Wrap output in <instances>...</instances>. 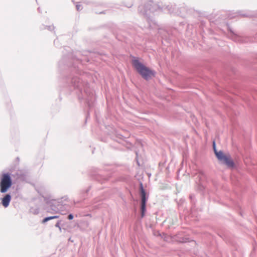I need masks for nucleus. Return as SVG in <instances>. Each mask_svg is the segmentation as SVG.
Listing matches in <instances>:
<instances>
[{
  "instance_id": "obj_5",
  "label": "nucleus",
  "mask_w": 257,
  "mask_h": 257,
  "mask_svg": "<svg viewBox=\"0 0 257 257\" xmlns=\"http://www.w3.org/2000/svg\"><path fill=\"white\" fill-rule=\"evenodd\" d=\"M11 196L9 194H6L2 199V204L3 206L5 207H7L10 202L11 200Z\"/></svg>"
},
{
  "instance_id": "obj_1",
  "label": "nucleus",
  "mask_w": 257,
  "mask_h": 257,
  "mask_svg": "<svg viewBox=\"0 0 257 257\" xmlns=\"http://www.w3.org/2000/svg\"><path fill=\"white\" fill-rule=\"evenodd\" d=\"M132 64L135 69L146 80H149L155 76L154 71L144 65L138 58L134 57L132 60Z\"/></svg>"
},
{
  "instance_id": "obj_7",
  "label": "nucleus",
  "mask_w": 257,
  "mask_h": 257,
  "mask_svg": "<svg viewBox=\"0 0 257 257\" xmlns=\"http://www.w3.org/2000/svg\"><path fill=\"white\" fill-rule=\"evenodd\" d=\"M73 218V215L71 214H69L68 216V219L69 220H72Z\"/></svg>"
},
{
  "instance_id": "obj_10",
  "label": "nucleus",
  "mask_w": 257,
  "mask_h": 257,
  "mask_svg": "<svg viewBox=\"0 0 257 257\" xmlns=\"http://www.w3.org/2000/svg\"><path fill=\"white\" fill-rule=\"evenodd\" d=\"M77 10H78L79 9H80V7L79 6H77Z\"/></svg>"
},
{
  "instance_id": "obj_9",
  "label": "nucleus",
  "mask_w": 257,
  "mask_h": 257,
  "mask_svg": "<svg viewBox=\"0 0 257 257\" xmlns=\"http://www.w3.org/2000/svg\"><path fill=\"white\" fill-rule=\"evenodd\" d=\"M55 226H56V227H59V229H60V230H61V227H60V226H59V222H58V223L55 225Z\"/></svg>"
},
{
  "instance_id": "obj_3",
  "label": "nucleus",
  "mask_w": 257,
  "mask_h": 257,
  "mask_svg": "<svg viewBox=\"0 0 257 257\" xmlns=\"http://www.w3.org/2000/svg\"><path fill=\"white\" fill-rule=\"evenodd\" d=\"M214 150L216 157L220 161H222L224 164H225L227 167L229 168H232L234 166V163L231 159L229 155H225L223 152L219 151L217 152L215 148V144H214Z\"/></svg>"
},
{
  "instance_id": "obj_2",
  "label": "nucleus",
  "mask_w": 257,
  "mask_h": 257,
  "mask_svg": "<svg viewBox=\"0 0 257 257\" xmlns=\"http://www.w3.org/2000/svg\"><path fill=\"white\" fill-rule=\"evenodd\" d=\"M13 184L11 175L9 173H3L0 179V191L6 193L11 187Z\"/></svg>"
},
{
  "instance_id": "obj_6",
  "label": "nucleus",
  "mask_w": 257,
  "mask_h": 257,
  "mask_svg": "<svg viewBox=\"0 0 257 257\" xmlns=\"http://www.w3.org/2000/svg\"><path fill=\"white\" fill-rule=\"evenodd\" d=\"M58 217H59L58 216H53L46 217L43 220L42 223H44L49 220H50L53 219L58 218Z\"/></svg>"
},
{
  "instance_id": "obj_8",
  "label": "nucleus",
  "mask_w": 257,
  "mask_h": 257,
  "mask_svg": "<svg viewBox=\"0 0 257 257\" xmlns=\"http://www.w3.org/2000/svg\"><path fill=\"white\" fill-rule=\"evenodd\" d=\"M180 241L181 242H186L189 241V240H188V238H185V239H183L182 240H181Z\"/></svg>"
},
{
  "instance_id": "obj_4",
  "label": "nucleus",
  "mask_w": 257,
  "mask_h": 257,
  "mask_svg": "<svg viewBox=\"0 0 257 257\" xmlns=\"http://www.w3.org/2000/svg\"><path fill=\"white\" fill-rule=\"evenodd\" d=\"M141 216L143 217L145 215L146 211V203L147 200L146 194L145 190L142 187L141 189Z\"/></svg>"
}]
</instances>
